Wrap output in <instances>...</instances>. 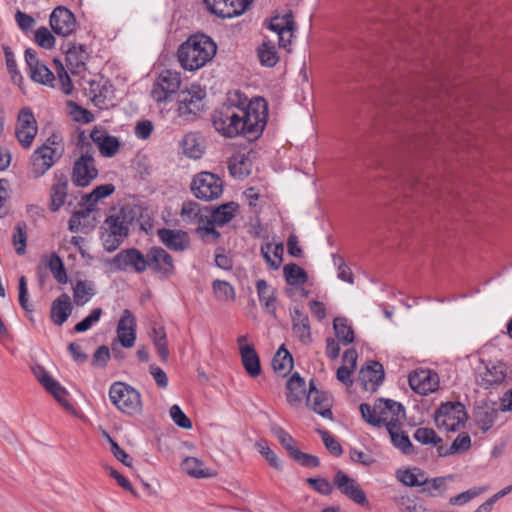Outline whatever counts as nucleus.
Wrapping results in <instances>:
<instances>
[{
    "instance_id": "1",
    "label": "nucleus",
    "mask_w": 512,
    "mask_h": 512,
    "mask_svg": "<svg viewBox=\"0 0 512 512\" xmlns=\"http://www.w3.org/2000/svg\"><path fill=\"white\" fill-rule=\"evenodd\" d=\"M268 108L263 98H248L236 90L228 94L227 101L212 114L215 130L226 138L244 136L258 138L267 123Z\"/></svg>"
},
{
    "instance_id": "2",
    "label": "nucleus",
    "mask_w": 512,
    "mask_h": 512,
    "mask_svg": "<svg viewBox=\"0 0 512 512\" xmlns=\"http://www.w3.org/2000/svg\"><path fill=\"white\" fill-rule=\"evenodd\" d=\"M216 52V43L209 36L198 33L179 46L177 58L184 70L197 71L212 61Z\"/></svg>"
},
{
    "instance_id": "3",
    "label": "nucleus",
    "mask_w": 512,
    "mask_h": 512,
    "mask_svg": "<svg viewBox=\"0 0 512 512\" xmlns=\"http://www.w3.org/2000/svg\"><path fill=\"white\" fill-rule=\"evenodd\" d=\"M135 219V211L123 206L109 215L102 226V242L107 252L115 251L129 235L130 226Z\"/></svg>"
},
{
    "instance_id": "4",
    "label": "nucleus",
    "mask_w": 512,
    "mask_h": 512,
    "mask_svg": "<svg viewBox=\"0 0 512 512\" xmlns=\"http://www.w3.org/2000/svg\"><path fill=\"white\" fill-rule=\"evenodd\" d=\"M363 419L375 426H385L387 431L392 426H398L405 418L404 407L393 400L378 399L373 407L367 403H362L359 407Z\"/></svg>"
},
{
    "instance_id": "5",
    "label": "nucleus",
    "mask_w": 512,
    "mask_h": 512,
    "mask_svg": "<svg viewBox=\"0 0 512 512\" xmlns=\"http://www.w3.org/2000/svg\"><path fill=\"white\" fill-rule=\"evenodd\" d=\"M63 154L62 138L52 134L30 156V176L34 179L42 177L62 158Z\"/></svg>"
},
{
    "instance_id": "6",
    "label": "nucleus",
    "mask_w": 512,
    "mask_h": 512,
    "mask_svg": "<svg viewBox=\"0 0 512 512\" xmlns=\"http://www.w3.org/2000/svg\"><path fill=\"white\" fill-rule=\"evenodd\" d=\"M511 380L512 370L506 362L499 359H480V367L475 376V382L479 387L485 390H496L508 385Z\"/></svg>"
},
{
    "instance_id": "7",
    "label": "nucleus",
    "mask_w": 512,
    "mask_h": 512,
    "mask_svg": "<svg viewBox=\"0 0 512 512\" xmlns=\"http://www.w3.org/2000/svg\"><path fill=\"white\" fill-rule=\"evenodd\" d=\"M78 143L81 144L82 154L74 162L72 182L78 187H86L98 176V170L95 166V160L90 154L88 137L84 132L79 134Z\"/></svg>"
},
{
    "instance_id": "8",
    "label": "nucleus",
    "mask_w": 512,
    "mask_h": 512,
    "mask_svg": "<svg viewBox=\"0 0 512 512\" xmlns=\"http://www.w3.org/2000/svg\"><path fill=\"white\" fill-rule=\"evenodd\" d=\"M109 398L112 404L124 414L134 416L142 412L140 393L128 384L113 383L109 389Z\"/></svg>"
},
{
    "instance_id": "9",
    "label": "nucleus",
    "mask_w": 512,
    "mask_h": 512,
    "mask_svg": "<svg viewBox=\"0 0 512 512\" xmlns=\"http://www.w3.org/2000/svg\"><path fill=\"white\" fill-rule=\"evenodd\" d=\"M467 420L465 406L460 402H447L442 404L434 415V421L439 429L457 431L464 426Z\"/></svg>"
},
{
    "instance_id": "10",
    "label": "nucleus",
    "mask_w": 512,
    "mask_h": 512,
    "mask_svg": "<svg viewBox=\"0 0 512 512\" xmlns=\"http://www.w3.org/2000/svg\"><path fill=\"white\" fill-rule=\"evenodd\" d=\"M190 188L197 199L213 201L222 195L223 181L216 174L203 171L193 177Z\"/></svg>"
},
{
    "instance_id": "11",
    "label": "nucleus",
    "mask_w": 512,
    "mask_h": 512,
    "mask_svg": "<svg viewBox=\"0 0 512 512\" xmlns=\"http://www.w3.org/2000/svg\"><path fill=\"white\" fill-rule=\"evenodd\" d=\"M205 96L206 92L200 85L193 84L189 89L182 91L178 99V116L185 120H193L203 110Z\"/></svg>"
},
{
    "instance_id": "12",
    "label": "nucleus",
    "mask_w": 512,
    "mask_h": 512,
    "mask_svg": "<svg viewBox=\"0 0 512 512\" xmlns=\"http://www.w3.org/2000/svg\"><path fill=\"white\" fill-rule=\"evenodd\" d=\"M147 269L159 279H169L175 273L173 257L160 246L151 247L145 254Z\"/></svg>"
},
{
    "instance_id": "13",
    "label": "nucleus",
    "mask_w": 512,
    "mask_h": 512,
    "mask_svg": "<svg viewBox=\"0 0 512 512\" xmlns=\"http://www.w3.org/2000/svg\"><path fill=\"white\" fill-rule=\"evenodd\" d=\"M181 85L180 73L173 70L162 71L155 81L151 90V97L156 102H163L175 94Z\"/></svg>"
},
{
    "instance_id": "14",
    "label": "nucleus",
    "mask_w": 512,
    "mask_h": 512,
    "mask_svg": "<svg viewBox=\"0 0 512 512\" xmlns=\"http://www.w3.org/2000/svg\"><path fill=\"white\" fill-rule=\"evenodd\" d=\"M38 132L37 121L32 110L24 107L18 114L15 135L21 146L29 148Z\"/></svg>"
},
{
    "instance_id": "15",
    "label": "nucleus",
    "mask_w": 512,
    "mask_h": 512,
    "mask_svg": "<svg viewBox=\"0 0 512 512\" xmlns=\"http://www.w3.org/2000/svg\"><path fill=\"white\" fill-rule=\"evenodd\" d=\"M112 265L120 271L132 270L143 273L147 270L145 254L137 248L123 249L112 259Z\"/></svg>"
},
{
    "instance_id": "16",
    "label": "nucleus",
    "mask_w": 512,
    "mask_h": 512,
    "mask_svg": "<svg viewBox=\"0 0 512 512\" xmlns=\"http://www.w3.org/2000/svg\"><path fill=\"white\" fill-rule=\"evenodd\" d=\"M333 485L347 498L352 500L358 505H368V500L365 492L360 487L359 483L348 476L342 470H337L333 477Z\"/></svg>"
},
{
    "instance_id": "17",
    "label": "nucleus",
    "mask_w": 512,
    "mask_h": 512,
    "mask_svg": "<svg viewBox=\"0 0 512 512\" xmlns=\"http://www.w3.org/2000/svg\"><path fill=\"white\" fill-rule=\"evenodd\" d=\"M253 0H203L207 9L221 18H232L243 14Z\"/></svg>"
},
{
    "instance_id": "18",
    "label": "nucleus",
    "mask_w": 512,
    "mask_h": 512,
    "mask_svg": "<svg viewBox=\"0 0 512 512\" xmlns=\"http://www.w3.org/2000/svg\"><path fill=\"white\" fill-rule=\"evenodd\" d=\"M267 28L277 34L279 47L287 49L292 42L295 30L292 13L288 12L282 16L272 17L267 24Z\"/></svg>"
},
{
    "instance_id": "19",
    "label": "nucleus",
    "mask_w": 512,
    "mask_h": 512,
    "mask_svg": "<svg viewBox=\"0 0 512 512\" xmlns=\"http://www.w3.org/2000/svg\"><path fill=\"white\" fill-rule=\"evenodd\" d=\"M50 26L55 34L65 37L74 32L76 19L69 9L58 6L50 15Z\"/></svg>"
},
{
    "instance_id": "20",
    "label": "nucleus",
    "mask_w": 512,
    "mask_h": 512,
    "mask_svg": "<svg viewBox=\"0 0 512 512\" xmlns=\"http://www.w3.org/2000/svg\"><path fill=\"white\" fill-rule=\"evenodd\" d=\"M156 234L160 242L169 250L183 252L190 246V237L183 230L160 228Z\"/></svg>"
},
{
    "instance_id": "21",
    "label": "nucleus",
    "mask_w": 512,
    "mask_h": 512,
    "mask_svg": "<svg viewBox=\"0 0 512 512\" xmlns=\"http://www.w3.org/2000/svg\"><path fill=\"white\" fill-rule=\"evenodd\" d=\"M408 382L411 389L421 395L434 392L439 383L437 374L426 369L416 370L411 373Z\"/></svg>"
},
{
    "instance_id": "22",
    "label": "nucleus",
    "mask_w": 512,
    "mask_h": 512,
    "mask_svg": "<svg viewBox=\"0 0 512 512\" xmlns=\"http://www.w3.org/2000/svg\"><path fill=\"white\" fill-rule=\"evenodd\" d=\"M25 61L29 67L30 77L33 81L43 85H51L55 77L52 71L37 58V53L29 48L25 51Z\"/></svg>"
},
{
    "instance_id": "23",
    "label": "nucleus",
    "mask_w": 512,
    "mask_h": 512,
    "mask_svg": "<svg viewBox=\"0 0 512 512\" xmlns=\"http://www.w3.org/2000/svg\"><path fill=\"white\" fill-rule=\"evenodd\" d=\"M117 340L125 348H131L136 340V321L129 309H125L117 325Z\"/></svg>"
},
{
    "instance_id": "24",
    "label": "nucleus",
    "mask_w": 512,
    "mask_h": 512,
    "mask_svg": "<svg viewBox=\"0 0 512 512\" xmlns=\"http://www.w3.org/2000/svg\"><path fill=\"white\" fill-rule=\"evenodd\" d=\"M310 389L307 394V405L316 413L324 418L332 419V401L324 392L316 389L314 381L310 380Z\"/></svg>"
},
{
    "instance_id": "25",
    "label": "nucleus",
    "mask_w": 512,
    "mask_h": 512,
    "mask_svg": "<svg viewBox=\"0 0 512 512\" xmlns=\"http://www.w3.org/2000/svg\"><path fill=\"white\" fill-rule=\"evenodd\" d=\"M384 379L383 366L377 361L367 363L359 371L358 380L366 391H376Z\"/></svg>"
},
{
    "instance_id": "26",
    "label": "nucleus",
    "mask_w": 512,
    "mask_h": 512,
    "mask_svg": "<svg viewBox=\"0 0 512 512\" xmlns=\"http://www.w3.org/2000/svg\"><path fill=\"white\" fill-rule=\"evenodd\" d=\"M89 138L97 145L100 153L105 157L114 156L120 146L119 140L109 135L105 129L95 127L89 134Z\"/></svg>"
},
{
    "instance_id": "27",
    "label": "nucleus",
    "mask_w": 512,
    "mask_h": 512,
    "mask_svg": "<svg viewBox=\"0 0 512 512\" xmlns=\"http://www.w3.org/2000/svg\"><path fill=\"white\" fill-rule=\"evenodd\" d=\"M66 65L73 75H79L86 70L89 54L83 45H71L65 52Z\"/></svg>"
},
{
    "instance_id": "28",
    "label": "nucleus",
    "mask_w": 512,
    "mask_h": 512,
    "mask_svg": "<svg viewBox=\"0 0 512 512\" xmlns=\"http://www.w3.org/2000/svg\"><path fill=\"white\" fill-rule=\"evenodd\" d=\"M72 309L69 295L66 293L61 294L51 305L50 317L52 322L57 326H62L71 315Z\"/></svg>"
},
{
    "instance_id": "29",
    "label": "nucleus",
    "mask_w": 512,
    "mask_h": 512,
    "mask_svg": "<svg viewBox=\"0 0 512 512\" xmlns=\"http://www.w3.org/2000/svg\"><path fill=\"white\" fill-rule=\"evenodd\" d=\"M68 178L63 173L55 174V183L51 188L50 210L56 212L64 205L68 193Z\"/></svg>"
},
{
    "instance_id": "30",
    "label": "nucleus",
    "mask_w": 512,
    "mask_h": 512,
    "mask_svg": "<svg viewBox=\"0 0 512 512\" xmlns=\"http://www.w3.org/2000/svg\"><path fill=\"white\" fill-rule=\"evenodd\" d=\"M40 264L44 269L51 271L53 277L59 284H66L68 281L67 272L62 259L56 253L43 255Z\"/></svg>"
},
{
    "instance_id": "31",
    "label": "nucleus",
    "mask_w": 512,
    "mask_h": 512,
    "mask_svg": "<svg viewBox=\"0 0 512 512\" xmlns=\"http://www.w3.org/2000/svg\"><path fill=\"white\" fill-rule=\"evenodd\" d=\"M286 388L287 402L291 406H298L306 394V385L304 379L299 375V373H294L287 381Z\"/></svg>"
},
{
    "instance_id": "32",
    "label": "nucleus",
    "mask_w": 512,
    "mask_h": 512,
    "mask_svg": "<svg viewBox=\"0 0 512 512\" xmlns=\"http://www.w3.org/2000/svg\"><path fill=\"white\" fill-rule=\"evenodd\" d=\"M228 169L234 178L244 179L251 173L252 163L248 156L243 153L233 154L228 162Z\"/></svg>"
},
{
    "instance_id": "33",
    "label": "nucleus",
    "mask_w": 512,
    "mask_h": 512,
    "mask_svg": "<svg viewBox=\"0 0 512 512\" xmlns=\"http://www.w3.org/2000/svg\"><path fill=\"white\" fill-rule=\"evenodd\" d=\"M202 143V137L197 133L191 132L183 136L180 146L184 155L191 159H199L204 152Z\"/></svg>"
},
{
    "instance_id": "34",
    "label": "nucleus",
    "mask_w": 512,
    "mask_h": 512,
    "mask_svg": "<svg viewBox=\"0 0 512 512\" xmlns=\"http://www.w3.org/2000/svg\"><path fill=\"white\" fill-rule=\"evenodd\" d=\"M292 326L293 332L298 339L304 343L309 344L312 341L309 318L300 310L295 309L292 313Z\"/></svg>"
},
{
    "instance_id": "35",
    "label": "nucleus",
    "mask_w": 512,
    "mask_h": 512,
    "mask_svg": "<svg viewBox=\"0 0 512 512\" xmlns=\"http://www.w3.org/2000/svg\"><path fill=\"white\" fill-rule=\"evenodd\" d=\"M182 470L194 478H209L215 476V472L205 467L204 463L196 457H187L181 463Z\"/></svg>"
},
{
    "instance_id": "36",
    "label": "nucleus",
    "mask_w": 512,
    "mask_h": 512,
    "mask_svg": "<svg viewBox=\"0 0 512 512\" xmlns=\"http://www.w3.org/2000/svg\"><path fill=\"white\" fill-rule=\"evenodd\" d=\"M272 367L275 373L286 376L293 367V358L290 352L281 345L272 359Z\"/></svg>"
},
{
    "instance_id": "37",
    "label": "nucleus",
    "mask_w": 512,
    "mask_h": 512,
    "mask_svg": "<svg viewBox=\"0 0 512 512\" xmlns=\"http://www.w3.org/2000/svg\"><path fill=\"white\" fill-rule=\"evenodd\" d=\"M396 478L408 487L422 486L429 483L424 472L418 468L400 469L396 472Z\"/></svg>"
},
{
    "instance_id": "38",
    "label": "nucleus",
    "mask_w": 512,
    "mask_h": 512,
    "mask_svg": "<svg viewBox=\"0 0 512 512\" xmlns=\"http://www.w3.org/2000/svg\"><path fill=\"white\" fill-rule=\"evenodd\" d=\"M284 247L282 243L271 244L266 243L261 246V255L265 259L266 263L274 270H277L282 263Z\"/></svg>"
},
{
    "instance_id": "39",
    "label": "nucleus",
    "mask_w": 512,
    "mask_h": 512,
    "mask_svg": "<svg viewBox=\"0 0 512 512\" xmlns=\"http://www.w3.org/2000/svg\"><path fill=\"white\" fill-rule=\"evenodd\" d=\"M241 355L242 364L251 377H257L261 373L259 356L254 347H243Z\"/></svg>"
},
{
    "instance_id": "40",
    "label": "nucleus",
    "mask_w": 512,
    "mask_h": 512,
    "mask_svg": "<svg viewBox=\"0 0 512 512\" xmlns=\"http://www.w3.org/2000/svg\"><path fill=\"white\" fill-rule=\"evenodd\" d=\"M388 434L394 447L399 449L403 454L410 455L414 452V446L408 435L401 431L400 425L392 426L391 429L388 430Z\"/></svg>"
},
{
    "instance_id": "41",
    "label": "nucleus",
    "mask_w": 512,
    "mask_h": 512,
    "mask_svg": "<svg viewBox=\"0 0 512 512\" xmlns=\"http://www.w3.org/2000/svg\"><path fill=\"white\" fill-rule=\"evenodd\" d=\"M256 289L260 302L264 304V307L270 314L275 315V291L263 279L257 280Z\"/></svg>"
},
{
    "instance_id": "42",
    "label": "nucleus",
    "mask_w": 512,
    "mask_h": 512,
    "mask_svg": "<svg viewBox=\"0 0 512 512\" xmlns=\"http://www.w3.org/2000/svg\"><path fill=\"white\" fill-rule=\"evenodd\" d=\"M238 209V204L235 202H229L222 204L213 210L211 218L213 223L218 226H224L230 222L234 217Z\"/></svg>"
},
{
    "instance_id": "43",
    "label": "nucleus",
    "mask_w": 512,
    "mask_h": 512,
    "mask_svg": "<svg viewBox=\"0 0 512 512\" xmlns=\"http://www.w3.org/2000/svg\"><path fill=\"white\" fill-rule=\"evenodd\" d=\"M257 55L260 63L266 67H273L279 61V56L275 45L270 42H263L257 49Z\"/></svg>"
},
{
    "instance_id": "44",
    "label": "nucleus",
    "mask_w": 512,
    "mask_h": 512,
    "mask_svg": "<svg viewBox=\"0 0 512 512\" xmlns=\"http://www.w3.org/2000/svg\"><path fill=\"white\" fill-rule=\"evenodd\" d=\"M94 294L93 284L88 281L79 280L73 287V298L77 306L85 305Z\"/></svg>"
},
{
    "instance_id": "45",
    "label": "nucleus",
    "mask_w": 512,
    "mask_h": 512,
    "mask_svg": "<svg viewBox=\"0 0 512 512\" xmlns=\"http://www.w3.org/2000/svg\"><path fill=\"white\" fill-rule=\"evenodd\" d=\"M150 337L160 358L163 361H167L169 358V350L167 348L165 329L161 326H154L150 332Z\"/></svg>"
},
{
    "instance_id": "46",
    "label": "nucleus",
    "mask_w": 512,
    "mask_h": 512,
    "mask_svg": "<svg viewBox=\"0 0 512 512\" xmlns=\"http://www.w3.org/2000/svg\"><path fill=\"white\" fill-rule=\"evenodd\" d=\"M283 273L287 284L292 286L302 285L307 281V274L304 269L294 263L286 264Z\"/></svg>"
},
{
    "instance_id": "47",
    "label": "nucleus",
    "mask_w": 512,
    "mask_h": 512,
    "mask_svg": "<svg viewBox=\"0 0 512 512\" xmlns=\"http://www.w3.org/2000/svg\"><path fill=\"white\" fill-rule=\"evenodd\" d=\"M333 328L336 334V337L343 344L347 345L354 341V331L347 324V320L345 318L337 317L334 319Z\"/></svg>"
},
{
    "instance_id": "48",
    "label": "nucleus",
    "mask_w": 512,
    "mask_h": 512,
    "mask_svg": "<svg viewBox=\"0 0 512 512\" xmlns=\"http://www.w3.org/2000/svg\"><path fill=\"white\" fill-rule=\"evenodd\" d=\"M115 191L113 184L99 185L92 190L91 193L82 196L83 203H93L95 208L97 202L105 197L110 196Z\"/></svg>"
},
{
    "instance_id": "49",
    "label": "nucleus",
    "mask_w": 512,
    "mask_h": 512,
    "mask_svg": "<svg viewBox=\"0 0 512 512\" xmlns=\"http://www.w3.org/2000/svg\"><path fill=\"white\" fill-rule=\"evenodd\" d=\"M215 297L222 302H229L235 299L234 288L227 282L215 280L212 284Z\"/></svg>"
},
{
    "instance_id": "50",
    "label": "nucleus",
    "mask_w": 512,
    "mask_h": 512,
    "mask_svg": "<svg viewBox=\"0 0 512 512\" xmlns=\"http://www.w3.org/2000/svg\"><path fill=\"white\" fill-rule=\"evenodd\" d=\"M181 216L184 221L190 223H201L203 221V215L199 204L192 201L183 203Z\"/></svg>"
},
{
    "instance_id": "51",
    "label": "nucleus",
    "mask_w": 512,
    "mask_h": 512,
    "mask_svg": "<svg viewBox=\"0 0 512 512\" xmlns=\"http://www.w3.org/2000/svg\"><path fill=\"white\" fill-rule=\"evenodd\" d=\"M332 261L337 268V277L343 282L354 284V275L350 267L345 263L344 259L338 254H332Z\"/></svg>"
},
{
    "instance_id": "52",
    "label": "nucleus",
    "mask_w": 512,
    "mask_h": 512,
    "mask_svg": "<svg viewBox=\"0 0 512 512\" xmlns=\"http://www.w3.org/2000/svg\"><path fill=\"white\" fill-rule=\"evenodd\" d=\"M13 245L18 255H23L26 251L27 242V226L23 222L17 223L13 234Z\"/></svg>"
},
{
    "instance_id": "53",
    "label": "nucleus",
    "mask_w": 512,
    "mask_h": 512,
    "mask_svg": "<svg viewBox=\"0 0 512 512\" xmlns=\"http://www.w3.org/2000/svg\"><path fill=\"white\" fill-rule=\"evenodd\" d=\"M414 439L423 445H438L442 439L431 428L420 427L414 433Z\"/></svg>"
},
{
    "instance_id": "54",
    "label": "nucleus",
    "mask_w": 512,
    "mask_h": 512,
    "mask_svg": "<svg viewBox=\"0 0 512 512\" xmlns=\"http://www.w3.org/2000/svg\"><path fill=\"white\" fill-rule=\"evenodd\" d=\"M49 393H51L54 398L58 401L60 405H62L65 409H70L71 405L67 399V391L64 387L60 385V383L56 380L50 382V384L45 388Z\"/></svg>"
},
{
    "instance_id": "55",
    "label": "nucleus",
    "mask_w": 512,
    "mask_h": 512,
    "mask_svg": "<svg viewBox=\"0 0 512 512\" xmlns=\"http://www.w3.org/2000/svg\"><path fill=\"white\" fill-rule=\"evenodd\" d=\"M272 432L277 437L280 444L287 450V452L291 456L294 453V450L297 449L295 441L292 438V436L282 427L279 426L273 427Z\"/></svg>"
},
{
    "instance_id": "56",
    "label": "nucleus",
    "mask_w": 512,
    "mask_h": 512,
    "mask_svg": "<svg viewBox=\"0 0 512 512\" xmlns=\"http://www.w3.org/2000/svg\"><path fill=\"white\" fill-rule=\"evenodd\" d=\"M495 411H489L486 408H481L476 411L475 418L483 432L488 431L494 424Z\"/></svg>"
},
{
    "instance_id": "57",
    "label": "nucleus",
    "mask_w": 512,
    "mask_h": 512,
    "mask_svg": "<svg viewBox=\"0 0 512 512\" xmlns=\"http://www.w3.org/2000/svg\"><path fill=\"white\" fill-rule=\"evenodd\" d=\"M102 312L103 311L101 308H94L86 318L74 326V331L77 333H82L89 330L95 323L100 320Z\"/></svg>"
},
{
    "instance_id": "58",
    "label": "nucleus",
    "mask_w": 512,
    "mask_h": 512,
    "mask_svg": "<svg viewBox=\"0 0 512 512\" xmlns=\"http://www.w3.org/2000/svg\"><path fill=\"white\" fill-rule=\"evenodd\" d=\"M485 491H486L485 487L469 489V490L464 491L454 497H451L449 499V504L450 505H463V504L471 501L472 499L476 498L477 496H479L481 493H483Z\"/></svg>"
},
{
    "instance_id": "59",
    "label": "nucleus",
    "mask_w": 512,
    "mask_h": 512,
    "mask_svg": "<svg viewBox=\"0 0 512 512\" xmlns=\"http://www.w3.org/2000/svg\"><path fill=\"white\" fill-rule=\"evenodd\" d=\"M257 451L265 457L270 466L275 469H281V462L278 459L277 455L269 448L266 441H259L256 443Z\"/></svg>"
},
{
    "instance_id": "60",
    "label": "nucleus",
    "mask_w": 512,
    "mask_h": 512,
    "mask_svg": "<svg viewBox=\"0 0 512 512\" xmlns=\"http://www.w3.org/2000/svg\"><path fill=\"white\" fill-rule=\"evenodd\" d=\"M35 42L42 48L51 49L55 45V37L46 27L35 31Z\"/></svg>"
},
{
    "instance_id": "61",
    "label": "nucleus",
    "mask_w": 512,
    "mask_h": 512,
    "mask_svg": "<svg viewBox=\"0 0 512 512\" xmlns=\"http://www.w3.org/2000/svg\"><path fill=\"white\" fill-rule=\"evenodd\" d=\"M169 414L173 422L180 428L190 429L192 427L191 420L186 416V414L178 405H172L169 410Z\"/></svg>"
},
{
    "instance_id": "62",
    "label": "nucleus",
    "mask_w": 512,
    "mask_h": 512,
    "mask_svg": "<svg viewBox=\"0 0 512 512\" xmlns=\"http://www.w3.org/2000/svg\"><path fill=\"white\" fill-rule=\"evenodd\" d=\"M327 450L334 456H340L343 452L340 443L326 430H318Z\"/></svg>"
},
{
    "instance_id": "63",
    "label": "nucleus",
    "mask_w": 512,
    "mask_h": 512,
    "mask_svg": "<svg viewBox=\"0 0 512 512\" xmlns=\"http://www.w3.org/2000/svg\"><path fill=\"white\" fill-rule=\"evenodd\" d=\"M213 221L208 220L206 225L199 226L196 229L197 234L206 242H215L220 237V233L215 229Z\"/></svg>"
},
{
    "instance_id": "64",
    "label": "nucleus",
    "mask_w": 512,
    "mask_h": 512,
    "mask_svg": "<svg viewBox=\"0 0 512 512\" xmlns=\"http://www.w3.org/2000/svg\"><path fill=\"white\" fill-rule=\"evenodd\" d=\"M401 512H426V509L415 499L409 496H402L398 500Z\"/></svg>"
}]
</instances>
